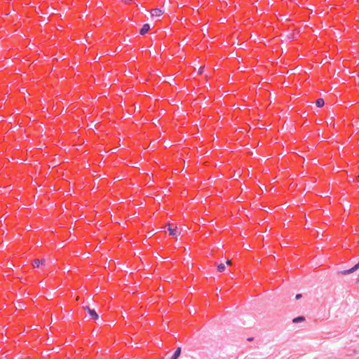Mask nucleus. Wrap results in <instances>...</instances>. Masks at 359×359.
Instances as JSON below:
<instances>
[{"mask_svg": "<svg viewBox=\"0 0 359 359\" xmlns=\"http://www.w3.org/2000/svg\"><path fill=\"white\" fill-rule=\"evenodd\" d=\"M149 29H150V25L149 24H144L140 29V34L141 35H144L145 34H147L149 32Z\"/></svg>", "mask_w": 359, "mask_h": 359, "instance_id": "nucleus-2", "label": "nucleus"}, {"mask_svg": "<svg viewBox=\"0 0 359 359\" xmlns=\"http://www.w3.org/2000/svg\"><path fill=\"white\" fill-rule=\"evenodd\" d=\"M41 262V264L40 266H43L45 265V263H46V260L44 259H40Z\"/></svg>", "mask_w": 359, "mask_h": 359, "instance_id": "nucleus-10", "label": "nucleus"}, {"mask_svg": "<svg viewBox=\"0 0 359 359\" xmlns=\"http://www.w3.org/2000/svg\"><path fill=\"white\" fill-rule=\"evenodd\" d=\"M41 262L40 259H35L33 260L32 262V266L34 268H39L40 266V264H41Z\"/></svg>", "mask_w": 359, "mask_h": 359, "instance_id": "nucleus-7", "label": "nucleus"}, {"mask_svg": "<svg viewBox=\"0 0 359 359\" xmlns=\"http://www.w3.org/2000/svg\"><path fill=\"white\" fill-rule=\"evenodd\" d=\"M152 16L159 17L163 14V11L160 8H154L151 11Z\"/></svg>", "mask_w": 359, "mask_h": 359, "instance_id": "nucleus-3", "label": "nucleus"}, {"mask_svg": "<svg viewBox=\"0 0 359 359\" xmlns=\"http://www.w3.org/2000/svg\"><path fill=\"white\" fill-rule=\"evenodd\" d=\"M305 320L304 317L303 316H298L297 318H294L293 320H292V322L294 323H300V322H302Z\"/></svg>", "mask_w": 359, "mask_h": 359, "instance_id": "nucleus-8", "label": "nucleus"}, {"mask_svg": "<svg viewBox=\"0 0 359 359\" xmlns=\"http://www.w3.org/2000/svg\"><path fill=\"white\" fill-rule=\"evenodd\" d=\"M316 104L318 107H322L325 104V101L322 98H318L316 101Z\"/></svg>", "mask_w": 359, "mask_h": 359, "instance_id": "nucleus-6", "label": "nucleus"}, {"mask_svg": "<svg viewBox=\"0 0 359 359\" xmlns=\"http://www.w3.org/2000/svg\"><path fill=\"white\" fill-rule=\"evenodd\" d=\"M252 340H253V338H252V337H250V338H248V341H252Z\"/></svg>", "mask_w": 359, "mask_h": 359, "instance_id": "nucleus-13", "label": "nucleus"}, {"mask_svg": "<svg viewBox=\"0 0 359 359\" xmlns=\"http://www.w3.org/2000/svg\"><path fill=\"white\" fill-rule=\"evenodd\" d=\"M301 297H302V294H297L296 295V299H300Z\"/></svg>", "mask_w": 359, "mask_h": 359, "instance_id": "nucleus-11", "label": "nucleus"}, {"mask_svg": "<svg viewBox=\"0 0 359 359\" xmlns=\"http://www.w3.org/2000/svg\"><path fill=\"white\" fill-rule=\"evenodd\" d=\"M226 264H227V265L230 266L231 264V262L229 259H228L226 261Z\"/></svg>", "mask_w": 359, "mask_h": 359, "instance_id": "nucleus-12", "label": "nucleus"}, {"mask_svg": "<svg viewBox=\"0 0 359 359\" xmlns=\"http://www.w3.org/2000/svg\"><path fill=\"white\" fill-rule=\"evenodd\" d=\"M225 269H226V267L224 264H220L217 266V271L220 273L224 271Z\"/></svg>", "mask_w": 359, "mask_h": 359, "instance_id": "nucleus-9", "label": "nucleus"}, {"mask_svg": "<svg viewBox=\"0 0 359 359\" xmlns=\"http://www.w3.org/2000/svg\"><path fill=\"white\" fill-rule=\"evenodd\" d=\"M181 351H182V349L180 347H178L175 351L174 352L172 358L170 359H178V358L181 355Z\"/></svg>", "mask_w": 359, "mask_h": 359, "instance_id": "nucleus-4", "label": "nucleus"}, {"mask_svg": "<svg viewBox=\"0 0 359 359\" xmlns=\"http://www.w3.org/2000/svg\"><path fill=\"white\" fill-rule=\"evenodd\" d=\"M168 231H169L170 235H171L172 236H177V229L176 228H173L172 226V225H169V226L168 228Z\"/></svg>", "mask_w": 359, "mask_h": 359, "instance_id": "nucleus-5", "label": "nucleus"}, {"mask_svg": "<svg viewBox=\"0 0 359 359\" xmlns=\"http://www.w3.org/2000/svg\"><path fill=\"white\" fill-rule=\"evenodd\" d=\"M87 309L88 314L91 319L96 320L99 318V315L97 313L95 309H90L89 307H87Z\"/></svg>", "mask_w": 359, "mask_h": 359, "instance_id": "nucleus-1", "label": "nucleus"}]
</instances>
